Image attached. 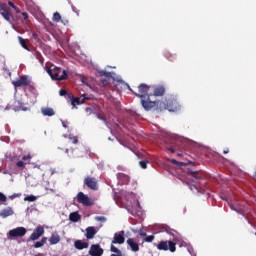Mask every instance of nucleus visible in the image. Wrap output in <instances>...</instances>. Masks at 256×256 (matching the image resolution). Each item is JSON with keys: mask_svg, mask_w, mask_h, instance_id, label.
I'll list each match as a JSON object with an SVG mask.
<instances>
[{"mask_svg": "<svg viewBox=\"0 0 256 256\" xmlns=\"http://www.w3.org/2000/svg\"><path fill=\"white\" fill-rule=\"evenodd\" d=\"M59 95H60V97H65V95H67V90H65V89H60Z\"/></svg>", "mask_w": 256, "mask_h": 256, "instance_id": "36", "label": "nucleus"}, {"mask_svg": "<svg viewBox=\"0 0 256 256\" xmlns=\"http://www.w3.org/2000/svg\"><path fill=\"white\" fill-rule=\"evenodd\" d=\"M87 97H85V95L82 96V98L76 97V98H71V105L73 107H77V105H83V103H85V101H87Z\"/></svg>", "mask_w": 256, "mask_h": 256, "instance_id": "15", "label": "nucleus"}, {"mask_svg": "<svg viewBox=\"0 0 256 256\" xmlns=\"http://www.w3.org/2000/svg\"><path fill=\"white\" fill-rule=\"evenodd\" d=\"M41 113L44 117H53V115H55V110H53V108L43 107L41 108Z\"/></svg>", "mask_w": 256, "mask_h": 256, "instance_id": "20", "label": "nucleus"}, {"mask_svg": "<svg viewBox=\"0 0 256 256\" xmlns=\"http://www.w3.org/2000/svg\"><path fill=\"white\" fill-rule=\"evenodd\" d=\"M97 117L101 120V121H105V117L101 114H97Z\"/></svg>", "mask_w": 256, "mask_h": 256, "instance_id": "45", "label": "nucleus"}, {"mask_svg": "<svg viewBox=\"0 0 256 256\" xmlns=\"http://www.w3.org/2000/svg\"><path fill=\"white\" fill-rule=\"evenodd\" d=\"M104 250L99 244H92L90 246L89 255L91 256H101L103 255Z\"/></svg>", "mask_w": 256, "mask_h": 256, "instance_id": "11", "label": "nucleus"}, {"mask_svg": "<svg viewBox=\"0 0 256 256\" xmlns=\"http://www.w3.org/2000/svg\"><path fill=\"white\" fill-rule=\"evenodd\" d=\"M75 249H78V251H83V249L89 248V243L83 242L82 240H76L74 242Z\"/></svg>", "mask_w": 256, "mask_h": 256, "instance_id": "16", "label": "nucleus"}, {"mask_svg": "<svg viewBox=\"0 0 256 256\" xmlns=\"http://www.w3.org/2000/svg\"><path fill=\"white\" fill-rule=\"evenodd\" d=\"M95 235H97V229L93 226H89L86 228V239H94Z\"/></svg>", "mask_w": 256, "mask_h": 256, "instance_id": "14", "label": "nucleus"}, {"mask_svg": "<svg viewBox=\"0 0 256 256\" xmlns=\"http://www.w3.org/2000/svg\"><path fill=\"white\" fill-rule=\"evenodd\" d=\"M147 163H149V161L142 160L139 162V165L142 169H147Z\"/></svg>", "mask_w": 256, "mask_h": 256, "instance_id": "32", "label": "nucleus"}, {"mask_svg": "<svg viewBox=\"0 0 256 256\" xmlns=\"http://www.w3.org/2000/svg\"><path fill=\"white\" fill-rule=\"evenodd\" d=\"M154 240H155V236H153V235H150V236H147L146 238H144V241L146 243H153Z\"/></svg>", "mask_w": 256, "mask_h": 256, "instance_id": "29", "label": "nucleus"}, {"mask_svg": "<svg viewBox=\"0 0 256 256\" xmlns=\"http://www.w3.org/2000/svg\"><path fill=\"white\" fill-rule=\"evenodd\" d=\"M22 17H24V21H29V14L27 12H23Z\"/></svg>", "mask_w": 256, "mask_h": 256, "instance_id": "38", "label": "nucleus"}, {"mask_svg": "<svg viewBox=\"0 0 256 256\" xmlns=\"http://www.w3.org/2000/svg\"><path fill=\"white\" fill-rule=\"evenodd\" d=\"M61 241V236L59 234H52L49 238L50 245H57Z\"/></svg>", "mask_w": 256, "mask_h": 256, "instance_id": "21", "label": "nucleus"}, {"mask_svg": "<svg viewBox=\"0 0 256 256\" xmlns=\"http://www.w3.org/2000/svg\"><path fill=\"white\" fill-rule=\"evenodd\" d=\"M101 76L102 77H111V73H109V72H102Z\"/></svg>", "mask_w": 256, "mask_h": 256, "instance_id": "40", "label": "nucleus"}, {"mask_svg": "<svg viewBox=\"0 0 256 256\" xmlns=\"http://www.w3.org/2000/svg\"><path fill=\"white\" fill-rule=\"evenodd\" d=\"M77 203H80V205H83L84 207H92V205H95V201L83 192L77 194Z\"/></svg>", "mask_w": 256, "mask_h": 256, "instance_id": "5", "label": "nucleus"}, {"mask_svg": "<svg viewBox=\"0 0 256 256\" xmlns=\"http://www.w3.org/2000/svg\"><path fill=\"white\" fill-rule=\"evenodd\" d=\"M110 251L112 253H116V254H111L110 256H123V252H121V250L115 247V245L110 246Z\"/></svg>", "mask_w": 256, "mask_h": 256, "instance_id": "23", "label": "nucleus"}, {"mask_svg": "<svg viewBox=\"0 0 256 256\" xmlns=\"http://www.w3.org/2000/svg\"><path fill=\"white\" fill-rule=\"evenodd\" d=\"M165 86L163 85H157L154 86V97H163V95H165Z\"/></svg>", "mask_w": 256, "mask_h": 256, "instance_id": "13", "label": "nucleus"}, {"mask_svg": "<svg viewBox=\"0 0 256 256\" xmlns=\"http://www.w3.org/2000/svg\"><path fill=\"white\" fill-rule=\"evenodd\" d=\"M5 201H7V196H5V194L0 192V202L5 203Z\"/></svg>", "mask_w": 256, "mask_h": 256, "instance_id": "33", "label": "nucleus"}, {"mask_svg": "<svg viewBox=\"0 0 256 256\" xmlns=\"http://www.w3.org/2000/svg\"><path fill=\"white\" fill-rule=\"evenodd\" d=\"M230 208L233 210V211H236L237 213H239L240 215H243V217H245V219H248L246 216H245V213L241 210H237L235 209V207L233 205L230 204Z\"/></svg>", "mask_w": 256, "mask_h": 256, "instance_id": "30", "label": "nucleus"}, {"mask_svg": "<svg viewBox=\"0 0 256 256\" xmlns=\"http://www.w3.org/2000/svg\"><path fill=\"white\" fill-rule=\"evenodd\" d=\"M14 9V11L16 12V13H21V9H19L17 6H15V8H13Z\"/></svg>", "mask_w": 256, "mask_h": 256, "instance_id": "46", "label": "nucleus"}, {"mask_svg": "<svg viewBox=\"0 0 256 256\" xmlns=\"http://www.w3.org/2000/svg\"><path fill=\"white\" fill-rule=\"evenodd\" d=\"M63 127H64L65 129H67V125H66L65 123H63Z\"/></svg>", "mask_w": 256, "mask_h": 256, "instance_id": "50", "label": "nucleus"}, {"mask_svg": "<svg viewBox=\"0 0 256 256\" xmlns=\"http://www.w3.org/2000/svg\"><path fill=\"white\" fill-rule=\"evenodd\" d=\"M61 23H63V25H69V20L65 19V20H61Z\"/></svg>", "mask_w": 256, "mask_h": 256, "instance_id": "44", "label": "nucleus"}, {"mask_svg": "<svg viewBox=\"0 0 256 256\" xmlns=\"http://www.w3.org/2000/svg\"><path fill=\"white\" fill-rule=\"evenodd\" d=\"M45 243H47V237H43L41 239V241L35 242L34 247H35V249H39L40 247H43V245H45Z\"/></svg>", "mask_w": 256, "mask_h": 256, "instance_id": "24", "label": "nucleus"}, {"mask_svg": "<svg viewBox=\"0 0 256 256\" xmlns=\"http://www.w3.org/2000/svg\"><path fill=\"white\" fill-rule=\"evenodd\" d=\"M24 201H29L30 203H33V201H37L36 196L30 195V196H26L24 198Z\"/></svg>", "mask_w": 256, "mask_h": 256, "instance_id": "28", "label": "nucleus"}, {"mask_svg": "<svg viewBox=\"0 0 256 256\" xmlns=\"http://www.w3.org/2000/svg\"><path fill=\"white\" fill-rule=\"evenodd\" d=\"M13 213H14L13 208L7 207L0 212V217H2V219H7V217H11Z\"/></svg>", "mask_w": 256, "mask_h": 256, "instance_id": "18", "label": "nucleus"}, {"mask_svg": "<svg viewBox=\"0 0 256 256\" xmlns=\"http://www.w3.org/2000/svg\"><path fill=\"white\" fill-rule=\"evenodd\" d=\"M127 245H129V247L131 248V251H133L134 253H137V251H139V244L135 242L133 238H129L127 240Z\"/></svg>", "mask_w": 256, "mask_h": 256, "instance_id": "19", "label": "nucleus"}, {"mask_svg": "<svg viewBox=\"0 0 256 256\" xmlns=\"http://www.w3.org/2000/svg\"><path fill=\"white\" fill-rule=\"evenodd\" d=\"M167 107L168 110L172 112L179 111L181 109V105H179V102L175 99L169 100L167 103Z\"/></svg>", "mask_w": 256, "mask_h": 256, "instance_id": "12", "label": "nucleus"}, {"mask_svg": "<svg viewBox=\"0 0 256 256\" xmlns=\"http://www.w3.org/2000/svg\"><path fill=\"white\" fill-rule=\"evenodd\" d=\"M169 151H171V153H175V149L173 148H169Z\"/></svg>", "mask_w": 256, "mask_h": 256, "instance_id": "49", "label": "nucleus"}, {"mask_svg": "<svg viewBox=\"0 0 256 256\" xmlns=\"http://www.w3.org/2000/svg\"><path fill=\"white\" fill-rule=\"evenodd\" d=\"M129 89L136 97L141 99V105L145 111H151V109H155V107H159V105H161V101H151V94H149L151 86L142 83L138 86V92L133 91L131 88Z\"/></svg>", "mask_w": 256, "mask_h": 256, "instance_id": "1", "label": "nucleus"}, {"mask_svg": "<svg viewBox=\"0 0 256 256\" xmlns=\"http://www.w3.org/2000/svg\"><path fill=\"white\" fill-rule=\"evenodd\" d=\"M0 15H2L3 19H5V21H7L8 23H15V17L11 13V9L9 8V6H7V4H0Z\"/></svg>", "mask_w": 256, "mask_h": 256, "instance_id": "4", "label": "nucleus"}, {"mask_svg": "<svg viewBox=\"0 0 256 256\" xmlns=\"http://www.w3.org/2000/svg\"><path fill=\"white\" fill-rule=\"evenodd\" d=\"M165 57H166L167 59H170V61L173 60V59H171V57H173V55H171V53H169V52H166V53H165Z\"/></svg>", "mask_w": 256, "mask_h": 256, "instance_id": "41", "label": "nucleus"}, {"mask_svg": "<svg viewBox=\"0 0 256 256\" xmlns=\"http://www.w3.org/2000/svg\"><path fill=\"white\" fill-rule=\"evenodd\" d=\"M29 159H31V154H28L22 157V161H27Z\"/></svg>", "mask_w": 256, "mask_h": 256, "instance_id": "39", "label": "nucleus"}, {"mask_svg": "<svg viewBox=\"0 0 256 256\" xmlns=\"http://www.w3.org/2000/svg\"><path fill=\"white\" fill-rule=\"evenodd\" d=\"M69 219L72 221V223H77L81 220V215L79 212H72L69 215Z\"/></svg>", "mask_w": 256, "mask_h": 256, "instance_id": "22", "label": "nucleus"}, {"mask_svg": "<svg viewBox=\"0 0 256 256\" xmlns=\"http://www.w3.org/2000/svg\"><path fill=\"white\" fill-rule=\"evenodd\" d=\"M34 39L37 38V34H33Z\"/></svg>", "mask_w": 256, "mask_h": 256, "instance_id": "51", "label": "nucleus"}, {"mask_svg": "<svg viewBox=\"0 0 256 256\" xmlns=\"http://www.w3.org/2000/svg\"><path fill=\"white\" fill-rule=\"evenodd\" d=\"M63 20V18H61V14L59 12H55L53 14V21H55V23H60Z\"/></svg>", "mask_w": 256, "mask_h": 256, "instance_id": "26", "label": "nucleus"}, {"mask_svg": "<svg viewBox=\"0 0 256 256\" xmlns=\"http://www.w3.org/2000/svg\"><path fill=\"white\" fill-rule=\"evenodd\" d=\"M27 229L25 227H17L8 232V239H15L17 237H25Z\"/></svg>", "mask_w": 256, "mask_h": 256, "instance_id": "7", "label": "nucleus"}, {"mask_svg": "<svg viewBox=\"0 0 256 256\" xmlns=\"http://www.w3.org/2000/svg\"><path fill=\"white\" fill-rule=\"evenodd\" d=\"M95 220L100 221V223H105L107 221V218H105V216H96Z\"/></svg>", "mask_w": 256, "mask_h": 256, "instance_id": "31", "label": "nucleus"}, {"mask_svg": "<svg viewBox=\"0 0 256 256\" xmlns=\"http://www.w3.org/2000/svg\"><path fill=\"white\" fill-rule=\"evenodd\" d=\"M187 175H190L191 177H193L197 181L203 179V172H201V171H193L191 169H188L187 170Z\"/></svg>", "mask_w": 256, "mask_h": 256, "instance_id": "17", "label": "nucleus"}, {"mask_svg": "<svg viewBox=\"0 0 256 256\" xmlns=\"http://www.w3.org/2000/svg\"><path fill=\"white\" fill-rule=\"evenodd\" d=\"M18 40L21 47H23V49H26V51H31V49H29V46L27 45V42L25 41V39H23V37L19 36Z\"/></svg>", "mask_w": 256, "mask_h": 256, "instance_id": "25", "label": "nucleus"}, {"mask_svg": "<svg viewBox=\"0 0 256 256\" xmlns=\"http://www.w3.org/2000/svg\"><path fill=\"white\" fill-rule=\"evenodd\" d=\"M68 139L74 144L77 145L79 143V138L77 136H73V134H69Z\"/></svg>", "mask_w": 256, "mask_h": 256, "instance_id": "27", "label": "nucleus"}, {"mask_svg": "<svg viewBox=\"0 0 256 256\" xmlns=\"http://www.w3.org/2000/svg\"><path fill=\"white\" fill-rule=\"evenodd\" d=\"M16 167L25 168V162H23V161H18V162L16 163Z\"/></svg>", "mask_w": 256, "mask_h": 256, "instance_id": "35", "label": "nucleus"}, {"mask_svg": "<svg viewBox=\"0 0 256 256\" xmlns=\"http://www.w3.org/2000/svg\"><path fill=\"white\" fill-rule=\"evenodd\" d=\"M123 243H125V231L115 233L111 245H123Z\"/></svg>", "mask_w": 256, "mask_h": 256, "instance_id": "10", "label": "nucleus"}, {"mask_svg": "<svg viewBox=\"0 0 256 256\" xmlns=\"http://www.w3.org/2000/svg\"><path fill=\"white\" fill-rule=\"evenodd\" d=\"M33 81L31 80V76L22 75L18 79L12 82V85L15 88L18 87H30V89H35V86H33Z\"/></svg>", "mask_w": 256, "mask_h": 256, "instance_id": "3", "label": "nucleus"}, {"mask_svg": "<svg viewBox=\"0 0 256 256\" xmlns=\"http://www.w3.org/2000/svg\"><path fill=\"white\" fill-rule=\"evenodd\" d=\"M47 73L54 81H65V79L69 77V74L66 70H63L57 66H51L50 68H47Z\"/></svg>", "mask_w": 256, "mask_h": 256, "instance_id": "2", "label": "nucleus"}, {"mask_svg": "<svg viewBox=\"0 0 256 256\" xmlns=\"http://www.w3.org/2000/svg\"><path fill=\"white\" fill-rule=\"evenodd\" d=\"M170 163H173V165H179L180 167H182V165H183V162H179V161H177L175 159H171Z\"/></svg>", "mask_w": 256, "mask_h": 256, "instance_id": "34", "label": "nucleus"}, {"mask_svg": "<svg viewBox=\"0 0 256 256\" xmlns=\"http://www.w3.org/2000/svg\"><path fill=\"white\" fill-rule=\"evenodd\" d=\"M44 234H45V228L39 225L30 235L29 239L30 241H37V239H39L40 237H43Z\"/></svg>", "mask_w": 256, "mask_h": 256, "instance_id": "9", "label": "nucleus"}, {"mask_svg": "<svg viewBox=\"0 0 256 256\" xmlns=\"http://www.w3.org/2000/svg\"><path fill=\"white\" fill-rule=\"evenodd\" d=\"M102 83L105 85L106 82H105V81H102Z\"/></svg>", "mask_w": 256, "mask_h": 256, "instance_id": "52", "label": "nucleus"}, {"mask_svg": "<svg viewBox=\"0 0 256 256\" xmlns=\"http://www.w3.org/2000/svg\"><path fill=\"white\" fill-rule=\"evenodd\" d=\"M72 10L74 13H76V15H79V10L77 9V7L72 6Z\"/></svg>", "mask_w": 256, "mask_h": 256, "instance_id": "43", "label": "nucleus"}, {"mask_svg": "<svg viewBox=\"0 0 256 256\" xmlns=\"http://www.w3.org/2000/svg\"><path fill=\"white\" fill-rule=\"evenodd\" d=\"M140 235H141V237H145L147 235V233L146 232H141Z\"/></svg>", "mask_w": 256, "mask_h": 256, "instance_id": "48", "label": "nucleus"}, {"mask_svg": "<svg viewBox=\"0 0 256 256\" xmlns=\"http://www.w3.org/2000/svg\"><path fill=\"white\" fill-rule=\"evenodd\" d=\"M157 249H159V251H171V253L177 251V247L173 241H161L157 245Z\"/></svg>", "mask_w": 256, "mask_h": 256, "instance_id": "6", "label": "nucleus"}, {"mask_svg": "<svg viewBox=\"0 0 256 256\" xmlns=\"http://www.w3.org/2000/svg\"><path fill=\"white\" fill-rule=\"evenodd\" d=\"M189 187H190V189H191V191H193V189H196V191H197V185H195V184H191V183H189V182H187L186 183Z\"/></svg>", "mask_w": 256, "mask_h": 256, "instance_id": "37", "label": "nucleus"}, {"mask_svg": "<svg viewBox=\"0 0 256 256\" xmlns=\"http://www.w3.org/2000/svg\"><path fill=\"white\" fill-rule=\"evenodd\" d=\"M8 5L9 7H12V9H15V3H13L12 1H8Z\"/></svg>", "mask_w": 256, "mask_h": 256, "instance_id": "42", "label": "nucleus"}, {"mask_svg": "<svg viewBox=\"0 0 256 256\" xmlns=\"http://www.w3.org/2000/svg\"><path fill=\"white\" fill-rule=\"evenodd\" d=\"M223 153H224V155H227V153H229V148L224 149Z\"/></svg>", "mask_w": 256, "mask_h": 256, "instance_id": "47", "label": "nucleus"}, {"mask_svg": "<svg viewBox=\"0 0 256 256\" xmlns=\"http://www.w3.org/2000/svg\"><path fill=\"white\" fill-rule=\"evenodd\" d=\"M84 185L91 189V191H97L99 189V184L97 183V178L95 177H86L84 179Z\"/></svg>", "mask_w": 256, "mask_h": 256, "instance_id": "8", "label": "nucleus"}]
</instances>
